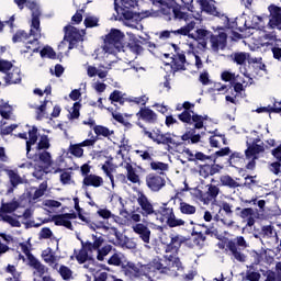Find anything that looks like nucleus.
<instances>
[{
	"mask_svg": "<svg viewBox=\"0 0 281 281\" xmlns=\"http://www.w3.org/2000/svg\"><path fill=\"white\" fill-rule=\"evenodd\" d=\"M124 38L126 35L119 29H111L103 38L102 49L105 54H115L124 49Z\"/></svg>",
	"mask_w": 281,
	"mask_h": 281,
	"instance_id": "nucleus-1",
	"label": "nucleus"
},
{
	"mask_svg": "<svg viewBox=\"0 0 281 281\" xmlns=\"http://www.w3.org/2000/svg\"><path fill=\"white\" fill-rule=\"evenodd\" d=\"M156 218L159 223H166L167 227L175 229L176 227H186L183 218L177 217L175 209L168 206V203H162L158 210H156Z\"/></svg>",
	"mask_w": 281,
	"mask_h": 281,
	"instance_id": "nucleus-2",
	"label": "nucleus"
},
{
	"mask_svg": "<svg viewBox=\"0 0 281 281\" xmlns=\"http://www.w3.org/2000/svg\"><path fill=\"white\" fill-rule=\"evenodd\" d=\"M30 31L33 35V38L25 44L26 49L23 50V54H29L30 52H33V54H38V50L41 49V42H38L41 38V11L32 13Z\"/></svg>",
	"mask_w": 281,
	"mask_h": 281,
	"instance_id": "nucleus-3",
	"label": "nucleus"
},
{
	"mask_svg": "<svg viewBox=\"0 0 281 281\" xmlns=\"http://www.w3.org/2000/svg\"><path fill=\"white\" fill-rule=\"evenodd\" d=\"M144 267L146 266L127 261L121 266V273H123L125 278H128L130 280H138V278H144V276H146Z\"/></svg>",
	"mask_w": 281,
	"mask_h": 281,
	"instance_id": "nucleus-4",
	"label": "nucleus"
},
{
	"mask_svg": "<svg viewBox=\"0 0 281 281\" xmlns=\"http://www.w3.org/2000/svg\"><path fill=\"white\" fill-rule=\"evenodd\" d=\"M64 41L60 43L59 47H63V45H65V41L68 44V50L74 49V47H76L78 45V43H80V41H82V34H80V30H78L76 26L74 25H66L64 27Z\"/></svg>",
	"mask_w": 281,
	"mask_h": 281,
	"instance_id": "nucleus-5",
	"label": "nucleus"
},
{
	"mask_svg": "<svg viewBox=\"0 0 281 281\" xmlns=\"http://www.w3.org/2000/svg\"><path fill=\"white\" fill-rule=\"evenodd\" d=\"M145 183L150 192H159L166 188V176H161V172H150L145 177Z\"/></svg>",
	"mask_w": 281,
	"mask_h": 281,
	"instance_id": "nucleus-6",
	"label": "nucleus"
},
{
	"mask_svg": "<svg viewBox=\"0 0 281 281\" xmlns=\"http://www.w3.org/2000/svg\"><path fill=\"white\" fill-rule=\"evenodd\" d=\"M20 247L29 260V266H31L32 269H35L40 276H45V273H47V267H45V265H43L36 257H34L26 244L21 243Z\"/></svg>",
	"mask_w": 281,
	"mask_h": 281,
	"instance_id": "nucleus-7",
	"label": "nucleus"
},
{
	"mask_svg": "<svg viewBox=\"0 0 281 281\" xmlns=\"http://www.w3.org/2000/svg\"><path fill=\"white\" fill-rule=\"evenodd\" d=\"M176 54L171 57V70L173 74L177 71H186V53L178 47L177 44H172Z\"/></svg>",
	"mask_w": 281,
	"mask_h": 281,
	"instance_id": "nucleus-8",
	"label": "nucleus"
},
{
	"mask_svg": "<svg viewBox=\"0 0 281 281\" xmlns=\"http://www.w3.org/2000/svg\"><path fill=\"white\" fill-rule=\"evenodd\" d=\"M220 19H223L224 27L226 30H231L232 32L238 31V32L243 33V32H247V30H249V27L247 26V21L244 19H238V18L229 19L225 14H222V16H220Z\"/></svg>",
	"mask_w": 281,
	"mask_h": 281,
	"instance_id": "nucleus-9",
	"label": "nucleus"
},
{
	"mask_svg": "<svg viewBox=\"0 0 281 281\" xmlns=\"http://www.w3.org/2000/svg\"><path fill=\"white\" fill-rule=\"evenodd\" d=\"M210 44L212 52L218 54V52H223L227 47V33L217 32V34L210 35Z\"/></svg>",
	"mask_w": 281,
	"mask_h": 281,
	"instance_id": "nucleus-10",
	"label": "nucleus"
},
{
	"mask_svg": "<svg viewBox=\"0 0 281 281\" xmlns=\"http://www.w3.org/2000/svg\"><path fill=\"white\" fill-rule=\"evenodd\" d=\"M137 203L140 207L139 214H142V216L157 215V210H155V206L150 200H148V196L144 194V192L138 193Z\"/></svg>",
	"mask_w": 281,
	"mask_h": 281,
	"instance_id": "nucleus-11",
	"label": "nucleus"
},
{
	"mask_svg": "<svg viewBox=\"0 0 281 281\" xmlns=\"http://www.w3.org/2000/svg\"><path fill=\"white\" fill-rule=\"evenodd\" d=\"M170 241L167 243L165 251L166 254H179L181 245L186 243V238L180 234H170Z\"/></svg>",
	"mask_w": 281,
	"mask_h": 281,
	"instance_id": "nucleus-12",
	"label": "nucleus"
},
{
	"mask_svg": "<svg viewBox=\"0 0 281 281\" xmlns=\"http://www.w3.org/2000/svg\"><path fill=\"white\" fill-rule=\"evenodd\" d=\"M9 183L11 187L8 189V193L14 192L19 186H23V178L19 175V169H4Z\"/></svg>",
	"mask_w": 281,
	"mask_h": 281,
	"instance_id": "nucleus-13",
	"label": "nucleus"
},
{
	"mask_svg": "<svg viewBox=\"0 0 281 281\" xmlns=\"http://www.w3.org/2000/svg\"><path fill=\"white\" fill-rule=\"evenodd\" d=\"M206 188L207 191L200 194V201H202L204 205H210L212 201L216 200L221 193V189L216 184H207Z\"/></svg>",
	"mask_w": 281,
	"mask_h": 281,
	"instance_id": "nucleus-14",
	"label": "nucleus"
},
{
	"mask_svg": "<svg viewBox=\"0 0 281 281\" xmlns=\"http://www.w3.org/2000/svg\"><path fill=\"white\" fill-rule=\"evenodd\" d=\"M136 117L142 120L146 124H157V113L153 111L150 108H140L139 111L136 113Z\"/></svg>",
	"mask_w": 281,
	"mask_h": 281,
	"instance_id": "nucleus-15",
	"label": "nucleus"
},
{
	"mask_svg": "<svg viewBox=\"0 0 281 281\" xmlns=\"http://www.w3.org/2000/svg\"><path fill=\"white\" fill-rule=\"evenodd\" d=\"M182 106L184 110L178 114V120L182 122V124L189 125L194 115V111H192V109H194V104L190 103V101H184Z\"/></svg>",
	"mask_w": 281,
	"mask_h": 281,
	"instance_id": "nucleus-16",
	"label": "nucleus"
},
{
	"mask_svg": "<svg viewBox=\"0 0 281 281\" xmlns=\"http://www.w3.org/2000/svg\"><path fill=\"white\" fill-rule=\"evenodd\" d=\"M269 10L271 14V18L269 20L270 27L272 30H276V27L278 30H281V8L276 4H271L269 7Z\"/></svg>",
	"mask_w": 281,
	"mask_h": 281,
	"instance_id": "nucleus-17",
	"label": "nucleus"
},
{
	"mask_svg": "<svg viewBox=\"0 0 281 281\" xmlns=\"http://www.w3.org/2000/svg\"><path fill=\"white\" fill-rule=\"evenodd\" d=\"M121 5L123 19H125V21L134 19L135 12H133V8L137 5V0H121Z\"/></svg>",
	"mask_w": 281,
	"mask_h": 281,
	"instance_id": "nucleus-18",
	"label": "nucleus"
},
{
	"mask_svg": "<svg viewBox=\"0 0 281 281\" xmlns=\"http://www.w3.org/2000/svg\"><path fill=\"white\" fill-rule=\"evenodd\" d=\"M235 210L236 212H239L237 214L239 218H243V221H247V227H254V225H256V218H254L255 212L251 207L240 209V206H237Z\"/></svg>",
	"mask_w": 281,
	"mask_h": 281,
	"instance_id": "nucleus-19",
	"label": "nucleus"
},
{
	"mask_svg": "<svg viewBox=\"0 0 281 281\" xmlns=\"http://www.w3.org/2000/svg\"><path fill=\"white\" fill-rule=\"evenodd\" d=\"M104 186V178L95 173H90L82 179L83 188H102Z\"/></svg>",
	"mask_w": 281,
	"mask_h": 281,
	"instance_id": "nucleus-20",
	"label": "nucleus"
},
{
	"mask_svg": "<svg viewBox=\"0 0 281 281\" xmlns=\"http://www.w3.org/2000/svg\"><path fill=\"white\" fill-rule=\"evenodd\" d=\"M200 9L202 12H205L206 14H210L211 16H217L221 19L223 13L220 12V10L214 5V3H211L210 0H196Z\"/></svg>",
	"mask_w": 281,
	"mask_h": 281,
	"instance_id": "nucleus-21",
	"label": "nucleus"
},
{
	"mask_svg": "<svg viewBox=\"0 0 281 281\" xmlns=\"http://www.w3.org/2000/svg\"><path fill=\"white\" fill-rule=\"evenodd\" d=\"M29 128V139L26 140V155H30L32 151V147L38 142V127L36 125L30 126L26 125Z\"/></svg>",
	"mask_w": 281,
	"mask_h": 281,
	"instance_id": "nucleus-22",
	"label": "nucleus"
},
{
	"mask_svg": "<svg viewBox=\"0 0 281 281\" xmlns=\"http://www.w3.org/2000/svg\"><path fill=\"white\" fill-rule=\"evenodd\" d=\"M154 140H155V144H158V145L162 144V146H168L169 148H170V145L179 146L177 142L173 140L172 134H170V132L161 134V131L158 130L156 133V139Z\"/></svg>",
	"mask_w": 281,
	"mask_h": 281,
	"instance_id": "nucleus-23",
	"label": "nucleus"
},
{
	"mask_svg": "<svg viewBox=\"0 0 281 281\" xmlns=\"http://www.w3.org/2000/svg\"><path fill=\"white\" fill-rule=\"evenodd\" d=\"M135 234L139 236L143 243H150V228L143 223H138L133 226Z\"/></svg>",
	"mask_w": 281,
	"mask_h": 281,
	"instance_id": "nucleus-24",
	"label": "nucleus"
},
{
	"mask_svg": "<svg viewBox=\"0 0 281 281\" xmlns=\"http://www.w3.org/2000/svg\"><path fill=\"white\" fill-rule=\"evenodd\" d=\"M21 68L14 67L4 76L5 85H21Z\"/></svg>",
	"mask_w": 281,
	"mask_h": 281,
	"instance_id": "nucleus-25",
	"label": "nucleus"
},
{
	"mask_svg": "<svg viewBox=\"0 0 281 281\" xmlns=\"http://www.w3.org/2000/svg\"><path fill=\"white\" fill-rule=\"evenodd\" d=\"M52 221L57 227H66V229H70V232H74V224H71V221L66 217L64 214H57L52 217Z\"/></svg>",
	"mask_w": 281,
	"mask_h": 281,
	"instance_id": "nucleus-26",
	"label": "nucleus"
},
{
	"mask_svg": "<svg viewBox=\"0 0 281 281\" xmlns=\"http://www.w3.org/2000/svg\"><path fill=\"white\" fill-rule=\"evenodd\" d=\"M35 161H40L44 168H52L54 166L52 154L47 150L40 151L35 155Z\"/></svg>",
	"mask_w": 281,
	"mask_h": 281,
	"instance_id": "nucleus-27",
	"label": "nucleus"
},
{
	"mask_svg": "<svg viewBox=\"0 0 281 281\" xmlns=\"http://www.w3.org/2000/svg\"><path fill=\"white\" fill-rule=\"evenodd\" d=\"M82 248L79 250V252L76 255V260L78 265H85V262H94L95 259L93 257L89 256V249L85 247V243H81Z\"/></svg>",
	"mask_w": 281,
	"mask_h": 281,
	"instance_id": "nucleus-28",
	"label": "nucleus"
},
{
	"mask_svg": "<svg viewBox=\"0 0 281 281\" xmlns=\"http://www.w3.org/2000/svg\"><path fill=\"white\" fill-rule=\"evenodd\" d=\"M196 26V22L191 21L189 22L187 25L176 30V31H171L172 34H175V36H189V38H194V35L190 34L192 32V30H194V27Z\"/></svg>",
	"mask_w": 281,
	"mask_h": 281,
	"instance_id": "nucleus-29",
	"label": "nucleus"
},
{
	"mask_svg": "<svg viewBox=\"0 0 281 281\" xmlns=\"http://www.w3.org/2000/svg\"><path fill=\"white\" fill-rule=\"evenodd\" d=\"M210 120V116L207 115H201L193 113V117H191V121L189 122L188 126H194L198 131H201L204 126V122H207Z\"/></svg>",
	"mask_w": 281,
	"mask_h": 281,
	"instance_id": "nucleus-30",
	"label": "nucleus"
},
{
	"mask_svg": "<svg viewBox=\"0 0 281 281\" xmlns=\"http://www.w3.org/2000/svg\"><path fill=\"white\" fill-rule=\"evenodd\" d=\"M92 239H93V243L86 241L83 247H86V249H88V251H99V249L104 244V237H102V236L97 237L95 235H92Z\"/></svg>",
	"mask_w": 281,
	"mask_h": 281,
	"instance_id": "nucleus-31",
	"label": "nucleus"
},
{
	"mask_svg": "<svg viewBox=\"0 0 281 281\" xmlns=\"http://www.w3.org/2000/svg\"><path fill=\"white\" fill-rule=\"evenodd\" d=\"M260 153H265V145L251 144L245 150V156L246 159H252L256 155H260Z\"/></svg>",
	"mask_w": 281,
	"mask_h": 281,
	"instance_id": "nucleus-32",
	"label": "nucleus"
},
{
	"mask_svg": "<svg viewBox=\"0 0 281 281\" xmlns=\"http://www.w3.org/2000/svg\"><path fill=\"white\" fill-rule=\"evenodd\" d=\"M21 204L18 201L12 202H2L0 206V216H4L3 214H12V212H16Z\"/></svg>",
	"mask_w": 281,
	"mask_h": 281,
	"instance_id": "nucleus-33",
	"label": "nucleus"
},
{
	"mask_svg": "<svg viewBox=\"0 0 281 281\" xmlns=\"http://www.w3.org/2000/svg\"><path fill=\"white\" fill-rule=\"evenodd\" d=\"M34 38V35L32 34V31L29 33L23 30H18L15 34L12 37L13 43H27L29 41H32L30 38Z\"/></svg>",
	"mask_w": 281,
	"mask_h": 281,
	"instance_id": "nucleus-34",
	"label": "nucleus"
},
{
	"mask_svg": "<svg viewBox=\"0 0 281 281\" xmlns=\"http://www.w3.org/2000/svg\"><path fill=\"white\" fill-rule=\"evenodd\" d=\"M124 168L127 172V181L131 183H139V175H137V170L133 167V165L131 162H126Z\"/></svg>",
	"mask_w": 281,
	"mask_h": 281,
	"instance_id": "nucleus-35",
	"label": "nucleus"
},
{
	"mask_svg": "<svg viewBox=\"0 0 281 281\" xmlns=\"http://www.w3.org/2000/svg\"><path fill=\"white\" fill-rule=\"evenodd\" d=\"M150 169L154 170V172H157L156 175H159V172H161L162 177H166L165 172H168L169 170V165L166 162H161V161H155L153 160L150 164Z\"/></svg>",
	"mask_w": 281,
	"mask_h": 281,
	"instance_id": "nucleus-36",
	"label": "nucleus"
},
{
	"mask_svg": "<svg viewBox=\"0 0 281 281\" xmlns=\"http://www.w3.org/2000/svg\"><path fill=\"white\" fill-rule=\"evenodd\" d=\"M165 259L167 260L168 267L171 269H177V271H183V263L181 262V259L179 257H175L173 255H167L165 256Z\"/></svg>",
	"mask_w": 281,
	"mask_h": 281,
	"instance_id": "nucleus-37",
	"label": "nucleus"
},
{
	"mask_svg": "<svg viewBox=\"0 0 281 281\" xmlns=\"http://www.w3.org/2000/svg\"><path fill=\"white\" fill-rule=\"evenodd\" d=\"M95 137H111V135H114L115 132L113 130H110L109 127L104 125H95L93 127Z\"/></svg>",
	"mask_w": 281,
	"mask_h": 281,
	"instance_id": "nucleus-38",
	"label": "nucleus"
},
{
	"mask_svg": "<svg viewBox=\"0 0 281 281\" xmlns=\"http://www.w3.org/2000/svg\"><path fill=\"white\" fill-rule=\"evenodd\" d=\"M227 249L233 254L235 260H238V262H245V256L243 252L238 251V247L236 246V243L233 240L227 243Z\"/></svg>",
	"mask_w": 281,
	"mask_h": 281,
	"instance_id": "nucleus-39",
	"label": "nucleus"
},
{
	"mask_svg": "<svg viewBox=\"0 0 281 281\" xmlns=\"http://www.w3.org/2000/svg\"><path fill=\"white\" fill-rule=\"evenodd\" d=\"M72 201L75 203V210L78 214L79 221H82V223H86V225H91V218H89L82 214L83 210H82V207H80V199L74 198Z\"/></svg>",
	"mask_w": 281,
	"mask_h": 281,
	"instance_id": "nucleus-40",
	"label": "nucleus"
},
{
	"mask_svg": "<svg viewBox=\"0 0 281 281\" xmlns=\"http://www.w3.org/2000/svg\"><path fill=\"white\" fill-rule=\"evenodd\" d=\"M220 182L222 183V186H225L226 188H232V189L240 188V183L234 180V178H232V176L229 175L222 176L220 178Z\"/></svg>",
	"mask_w": 281,
	"mask_h": 281,
	"instance_id": "nucleus-41",
	"label": "nucleus"
},
{
	"mask_svg": "<svg viewBox=\"0 0 281 281\" xmlns=\"http://www.w3.org/2000/svg\"><path fill=\"white\" fill-rule=\"evenodd\" d=\"M180 206L179 211L181 214H186L187 216H190L192 214H196V206L189 204L187 202H183V200L180 199Z\"/></svg>",
	"mask_w": 281,
	"mask_h": 281,
	"instance_id": "nucleus-42",
	"label": "nucleus"
},
{
	"mask_svg": "<svg viewBox=\"0 0 281 281\" xmlns=\"http://www.w3.org/2000/svg\"><path fill=\"white\" fill-rule=\"evenodd\" d=\"M52 148V143H49V136L43 134L40 136V140L36 145V150H49Z\"/></svg>",
	"mask_w": 281,
	"mask_h": 281,
	"instance_id": "nucleus-43",
	"label": "nucleus"
},
{
	"mask_svg": "<svg viewBox=\"0 0 281 281\" xmlns=\"http://www.w3.org/2000/svg\"><path fill=\"white\" fill-rule=\"evenodd\" d=\"M58 172H61L59 177L60 183H63V186H69V183H71V171H64V169L57 168L55 169L54 175H58Z\"/></svg>",
	"mask_w": 281,
	"mask_h": 281,
	"instance_id": "nucleus-44",
	"label": "nucleus"
},
{
	"mask_svg": "<svg viewBox=\"0 0 281 281\" xmlns=\"http://www.w3.org/2000/svg\"><path fill=\"white\" fill-rule=\"evenodd\" d=\"M191 236H196L193 239L194 245H196L198 247L201 246V243H205V240H207V237H205V233L203 231H196V227L192 228V233Z\"/></svg>",
	"mask_w": 281,
	"mask_h": 281,
	"instance_id": "nucleus-45",
	"label": "nucleus"
},
{
	"mask_svg": "<svg viewBox=\"0 0 281 281\" xmlns=\"http://www.w3.org/2000/svg\"><path fill=\"white\" fill-rule=\"evenodd\" d=\"M113 164L111 160H106L104 165H102L101 170H103L104 175L110 179L112 186L115 183V178L113 177V169L111 168Z\"/></svg>",
	"mask_w": 281,
	"mask_h": 281,
	"instance_id": "nucleus-46",
	"label": "nucleus"
},
{
	"mask_svg": "<svg viewBox=\"0 0 281 281\" xmlns=\"http://www.w3.org/2000/svg\"><path fill=\"white\" fill-rule=\"evenodd\" d=\"M42 258L47 265H54L56 262V255H54L50 247L42 251Z\"/></svg>",
	"mask_w": 281,
	"mask_h": 281,
	"instance_id": "nucleus-47",
	"label": "nucleus"
},
{
	"mask_svg": "<svg viewBox=\"0 0 281 281\" xmlns=\"http://www.w3.org/2000/svg\"><path fill=\"white\" fill-rule=\"evenodd\" d=\"M249 65H252L254 69L256 71H267V65L262 63V57L260 58H250L249 59Z\"/></svg>",
	"mask_w": 281,
	"mask_h": 281,
	"instance_id": "nucleus-48",
	"label": "nucleus"
},
{
	"mask_svg": "<svg viewBox=\"0 0 281 281\" xmlns=\"http://www.w3.org/2000/svg\"><path fill=\"white\" fill-rule=\"evenodd\" d=\"M244 160H245V155L238 151H234L228 159L229 165L233 166V168H236V166H238V164H240V161H244Z\"/></svg>",
	"mask_w": 281,
	"mask_h": 281,
	"instance_id": "nucleus-49",
	"label": "nucleus"
},
{
	"mask_svg": "<svg viewBox=\"0 0 281 281\" xmlns=\"http://www.w3.org/2000/svg\"><path fill=\"white\" fill-rule=\"evenodd\" d=\"M231 58L236 65H245V63H247V53H233Z\"/></svg>",
	"mask_w": 281,
	"mask_h": 281,
	"instance_id": "nucleus-50",
	"label": "nucleus"
},
{
	"mask_svg": "<svg viewBox=\"0 0 281 281\" xmlns=\"http://www.w3.org/2000/svg\"><path fill=\"white\" fill-rule=\"evenodd\" d=\"M112 250H113V246H111V245H105L102 248H99L98 255H97V260H99V262L104 261V257L109 256V254H111Z\"/></svg>",
	"mask_w": 281,
	"mask_h": 281,
	"instance_id": "nucleus-51",
	"label": "nucleus"
},
{
	"mask_svg": "<svg viewBox=\"0 0 281 281\" xmlns=\"http://www.w3.org/2000/svg\"><path fill=\"white\" fill-rule=\"evenodd\" d=\"M88 137H90V138H87L83 142L79 143L81 148L89 147V146H95V143L100 139V137L94 136L93 132H91V131L88 133Z\"/></svg>",
	"mask_w": 281,
	"mask_h": 281,
	"instance_id": "nucleus-52",
	"label": "nucleus"
},
{
	"mask_svg": "<svg viewBox=\"0 0 281 281\" xmlns=\"http://www.w3.org/2000/svg\"><path fill=\"white\" fill-rule=\"evenodd\" d=\"M48 173H49V168H46V167H43V166H35L33 177L41 181V180H43L45 175H48Z\"/></svg>",
	"mask_w": 281,
	"mask_h": 281,
	"instance_id": "nucleus-53",
	"label": "nucleus"
},
{
	"mask_svg": "<svg viewBox=\"0 0 281 281\" xmlns=\"http://www.w3.org/2000/svg\"><path fill=\"white\" fill-rule=\"evenodd\" d=\"M172 14H173V18L178 19L179 21H188L190 19V14L181 11V8L179 7L172 8Z\"/></svg>",
	"mask_w": 281,
	"mask_h": 281,
	"instance_id": "nucleus-54",
	"label": "nucleus"
},
{
	"mask_svg": "<svg viewBox=\"0 0 281 281\" xmlns=\"http://www.w3.org/2000/svg\"><path fill=\"white\" fill-rule=\"evenodd\" d=\"M127 47H130L133 54H142L144 52V47H142V41L134 40L133 42L128 43Z\"/></svg>",
	"mask_w": 281,
	"mask_h": 281,
	"instance_id": "nucleus-55",
	"label": "nucleus"
},
{
	"mask_svg": "<svg viewBox=\"0 0 281 281\" xmlns=\"http://www.w3.org/2000/svg\"><path fill=\"white\" fill-rule=\"evenodd\" d=\"M0 221L8 223L11 227H21V222L8 214L0 216Z\"/></svg>",
	"mask_w": 281,
	"mask_h": 281,
	"instance_id": "nucleus-56",
	"label": "nucleus"
},
{
	"mask_svg": "<svg viewBox=\"0 0 281 281\" xmlns=\"http://www.w3.org/2000/svg\"><path fill=\"white\" fill-rule=\"evenodd\" d=\"M59 274L63 278V280L69 281L74 277V271H71L67 266H60Z\"/></svg>",
	"mask_w": 281,
	"mask_h": 281,
	"instance_id": "nucleus-57",
	"label": "nucleus"
},
{
	"mask_svg": "<svg viewBox=\"0 0 281 281\" xmlns=\"http://www.w3.org/2000/svg\"><path fill=\"white\" fill-rule=\"evenodd\" d=\"M70 154L74 155V157H82V155H85V149H82V145L79 144H75V145H70L69 147Z\"/></svg>",
	"mask_w": 281,
	"mask_h": 281,
	"instance_id": "nucleus-58",
	"label": "nucleus"
},
{
	"mask_svg": "<svg viewBox=\"0 0 281 281\" xmlns=\"http://www.w3.org/2000/svg\"><path fill=\"white\" fill-rule=\"evenodd\" d=\"M221 78L224 82H231L232 85L235 80H238V75L236 76V74L225 70L222 72Z\"/></svg>",
	"mask_w": 281,
	"mask_h": 281,
	"instance_id": "nucleus-59",
	"label": "nucleus"
},
{
	"mask_svg": "<svg viewBox=\"0 0 281 281\" xmlns=\"http://www.w3.org/2000/svg\"><path fill=\"white\" fill-rule=\"evenodd\" d=\"M108 265L112 266V267H122V265H124L122 262V257H120V254L114 252L108 260Z\"/></svg>",
	"mask_w": 281,
	"mask_h": 281,
	"instance_id": "nucleus-60",
	"label": "nucleus"
},
{
	"mask_svg": "<svg viewBox=\"0 0 281 281\" xmlns=\"http://www.w3.org/2000/svg\"><path fill=\"white\" fill-rule=\"evenodd\" d=\"M40 55L42 58H50L52 60H56V52L52 47H44L41 52Z\"/></svg>",
	"mask_w": 281,
	"mask_h": 281,
	"instance_id": "nucleus-61",
	"label": "nucleus"
},
{
	"mask_svg": "<svg viewBox=\"0 0 281 281\" xmlns=\"http://www.w3.org/2000/svg\"><path fill=\"white\" fill-rule=\"evenodd\" d=\"M195 33H196V36L192 37V38H195V41H205V38H210V35L212 34V32L204 29H198Z\"/></svg>",
	"mask_w": 281,
	"mask_h": 281,
	"instance_id": "nucleus-62",
	"label": "nucleus"
},
{
	"mask_svg": "<svg viewBox=\"0 0 281 281\" xmlns=\"http://www.w3.org/2000/svg\"><path fill=\"white\" fill-rule=\"evenodd\" d=\"M269 170L272 172V175H281V161L274 160L269 165Z\"/></svg>",
	"mask_w": 281,
	"mask_h": 281,
	"instance_id": "nucleus-63",
	"label": "nucleus"
},
{
	"mask_svg": "<svg viewBox=\"0 0 281 281\" xmlns=\"http://www.w3.org/2000/svg\"><path fill=\"white\" fill-rule=\"evenodd\" d=\"M265 281H281V273H276L273 271H268L266 280Z\"/></svg>",
	"mask_w": 281,
	"mask_h": 281,
	"instance_id": "nucleus-64",
	"label": "nucleus"
}]
</instances>
